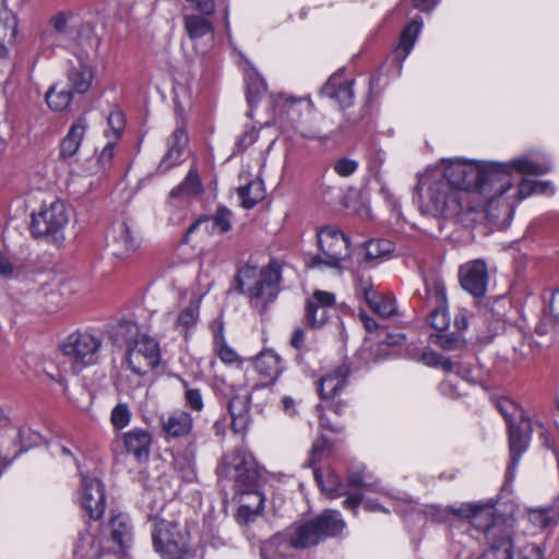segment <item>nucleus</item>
I'll list each match as a JSON object with an SVG mask.
<instances>
[{"label": "nucleus", "instance_id": "nucleus-5", "mask_svg": "<svg viewBox=\"0 0 559 559\" xmlns=\"http://www.w3.org/2000/svg\"><path fill=\"white\" fill-rule=\"evenodd\" d=\"M449 511L455 516L468 519L476 530L485 534L486 540L493 530L497 539L504 534L513 536L512 526L502 515H496V501L492 499L487 502L462 503L459 508L451 507Z\"/></svg>", "mask_w": 559, "mask_h": 559}, {"label": "nucleus", "instance_id": "nucleus-34", "mask_svg": "<svg viewBox=\"0 0 559 559\" xmlns=\"http://www.w3.org/2000/svg\"><path fill=\"white\" fill-rule=\"evenodd\" d=\"M485 174L483 163H467L465 169L464 182L461 187V192H478L485 193Z\"/></svg>", "mask_w": 559, "mask_h": 559}, {"label": "nucleus", "instance_id": "nucleus-12", "mask_svg": "<svg viewBox=\"0 0 559 559\" xmlns=\"http://www.w3.org/2000/svg\"><path fill=\"white\" fill-rule=\"evenodd\" d=\"M296 532L293 526L275 533L269 539L261 542V559H294L293 549H301L295 544Z\"/></svg>", "mask_w": 559, "mask_h": 559}, {"label": "nucleus", "instance_id": "nucleus-54", "mask_svg": "<svg viewBox=\"0 0 559 559\" xmlns=\"http://www.w3.org/2000/svg\"><path fill=\"white\" fill-rule=\"evenodd\" d=\"M358 168V163L354 159L342 157L334 164V170L342 177H348L353 175Z\"/></svg>", "mask_w": 559, "mask_h": 559}, {"label": "nucleus", "instance_id": "nucleus-40", "mask_svg": "<svg viewBox=\"0 0 559 559\" xmlns=\"http://www.w3.org/2000/svg\"><path fill=\"white\" fill-rule=\"evenodd\" d=\"M333 451L334 445L331 440L326 436L320 435L312 443L310 457L306 465L314 468L323 456L331 455Z\"/></svg>", "mask_w": 559, "mask_h": 559}, {"label": "nucleus", "instance_id": "nucleus-15", "mask_svg": "<svg viewBox=\"0 0 559 559\" xmlns=\"http://www.w3.org/2000/svg\"><path fill=\"white\" fill-rule=\"evenodd\" d=\"M82 486V508L92 520L100 519L106 508L104 484L96 477L83 476Z\"/></svg>", "mask_w": 559, "mask_h": 559}, {"label": "nucleus", "instance_id": "nucleus-55", "mask_svg": "<svg viewBox=\"0 0 559 559\" xmlns=\"http://www.w3.org/2000/svg\"><path fill=\"white\" fill-rule=\"evenodd\" d=\"M185 402L186 406L194 412H201L204 407L201 391L195 388L185 392Z\"/></svg>", "mask_w": 559, "mask_h": 559}, {"label": "nucleus", "instance_id": "nucleus-52", "mask_svg": "<svg viewBox=\"0 0 559 559\" xmlns=\"http://www.w3.org/2000/svg\"><path fill=\"white\" fill-rule=\"evenodd\" d=\"M181 155L182 151L169 146L157 167V173L165 174L173 167L179 165L181 163Z\"/></svg>", "mask_w": 559, "mask_h": 559}, {"label": "nucleus", "instance_id": "nucleus-21", "mask_svg": "<svg viewBox=\"0 0 559 559\" xmlns=\"http://www.w3.org/2000/svg\"><path fill=\"white\" fill-rule=\"evenodd\" d=\"M254 368L261 379L260 386L273 385L282 373L281 357L272 349H264L254 357Z\"/></svg>", "mask_w": 559, "mask_h": 559}, {"label": "nucleus", "instance_id": "nucleus-37", "mask_svg": "<svg viewBox=\"0 0 559 559\" xmlns=\"http://www.w3.org/2000/svg\"><path fill=\"white\" fill-rule=\"evenodd\" d=\"M74 554L82 559H100L104 556L103 548L95 546V538L88 531L79 533Z\"/></svg>", "mask_w": 559, "mask_h": 559}, {"label": "nucleus", "instance_id": "nucleus-13", "mask_svg": "<svg viewBox=\"0 0 559 559\" xmlns=\"http://www.w3.org/2000/svg\"><path fill=\"white\" fill-rule=\"evenodd\" d=\"M335 305V295L324 290H314L305 306L304 323L310 329H320L328 322L326 308Z\"/></svg>", "mask_w": 559, "mask_h": 559}, {"label": "nucleus", "instance_id": "nucleus-17", "mask_svg": "<svg viewBox=\"0 0 559 559\" xmlns=\"http://www.w3.org/2000/svg\"><path fill=\"white\" fill-rule=\"evenodd\" d=\"M124 450L139 463H146L151 456L152 433L143 428H133L121 435Z\"/></svg>", "mask_w": 559, "mask_h": 559}, {"label": "nucleus", "instance_id": "nucleus-7", "mask_svg": "<svg viewBox=\"0 0 559 559\" xmlns=\"http://www.w3.org/2000/svg\"><path fill=\"white\" fill-rule=\"evenodd\" d=\"M68 221L66 204L56 200L48 207L32 214L29 231L34 238H46L58 242L63 239V228Z\"/></svg>", "mask_w": 559, "mask_h": 559}, {"label": "nucleus", "instance_id": "nucleus-62", "mask_svg": "<svg viewBox=\"0 0 559 559\" xmlns=\"http://www.w3.org/2000/svg\"><path fill=\"white\" fill-rule=\"evenodd\" d=\"M258 133L254 128L243 132L236 143L238 152L246 151L251 144L255 142Z\"/></svg>", "mask_w": 559, "mask_h": 559}, {"label": "nucleus", "instance_id": "nucleus-29", "mask_svg": "<svg viewBox=\"0 0 559 559\" xmlns=\"http://www.w3.org/2000/svg\"><path fill=\"white\" fill-rule=\"evenodd\" d=\"M108 333L114 344L118 346L126 345L127 349L139 341V326L130 320H119L116 324L110 326Z\"/></svg>", "mask_w": 559, "mask_h": 559}, {"label": "nucleus", "instance_id": "nucleus-3", "mask_svg": "<svg viewBox=\"0 0 559 559\" xmlns=\"http://www.w3.org/2000/svg\"><path fill=\"white\" fill-rule=\"evenodd\" d=\"M296 532L295 544L301 549L316 547L330 538H337L346 526L341 513L325 509L318 515L292 524Z\"/></svg>", "mask_w": 559, "mask_h": 559}, {"label": "nucleus", "instance_id": "nucleus-2", "mask_svg": "<svg viewBox=\"0 0 559 559\" xmlns=\"http://www.w3.org/2000/svg\"><path fill=\"white\" fill-rule=\"evenodd\" d=\"M282 269L283 263L277 259H271L261 270L246 263L238 267L228 293L246 295L250 306L263 316L280 293Z\"/></svg>", "mask_w": 559, "mask_h": 559}, {"label": "nucleus", "instance_id": "nucleus-64", "mask_svg": "<svg viewBox=\"0 0 559 559\" xmlns=\"http://www.w3.org/2000/svg\"><path fill=\"white\" fill-rule=\"evenodd\" d=\"M549 312L554 323L559 326V287L552 293L549 302Z\"/></svg>", "mask_w": 559, "mask_h": 559}, {"label": "nucleus", "instance_id": "nucleus-45", "mask_svg": "<svg viewBox=\"0 0 559 559\" xmlns=\"http://www.w3.org/2000/svg\"><path fill=\"white\" fill-rule=\"evenodd\" d=\"M213 221L212 231L217 230L219 234H226L231 229L233 213L225 205L219 204L213 215H209Z\"/></svg>", "mask_w": 559, "mask_h": 559}, {"label": "nucleus", "instance_id": "nucleus-51", "mask_svg": "<svg viewBox=\"0 0 559 559\" xmlns=\"http://www.w3.org/2000/svg\"><path fill=\"white\" fill-rule=\"evenodd\" d=\"M131 419V413L127 404H118L114 407L110 416L115 429L120 430L128 426Z\"/></svg>", "mask_w": 559, "mask_h": 559}, {"label": "nucleus", "instance_id": "nucleus-49", "mask_svg": "<svg viewBox=\"0 0 559 559\" xmlns=\"http://www.w3.org/2000/svg\"><path fill=\"white\" fill-rule=\"evenodd\" d=\"M214 343L218 346V356L224 362L233 364L239 360L237 353L226 344L222 328L214 333Z\"/></svg>", "mask_w": 559, "mask_h": 559}, {"label": "nucleus", "instance_id": "nucleus-24", "mask_svg": "<svg viewBox=\"0 0 559 559\" xmlns=\"http://www.w3.org/2000/svg\"><path fill=\"white\" fill-rule=\"evenodd\" d=\"M67 79L69 90L76 94H85L94 79L93 68L82 59H78V62L69 68Z\"/></svg>", "mask_w": 559, "mask_h": 559}, {"label": "nucleus", "instance_id": "nucleus-26", "mask_svg": "<svg viewBox=\"0 0 559 559\" xmlns=\"http://www.w3.org/2000/svg\"><path fill=\"white\" fill-rule=\"evenodd\" d=\"M204 191L202 180L197 167H191L185 179L170 190L168 197L175 200L195 198Z\"/></svg>", "mask_w": 559, "mask_h": 559}, {"label": "nucleus", "instance_id": "nucleus-38", "mask_svg": "<svg viewBox=\"0 0 559 559\" xmlns=\"http://www.w3.org/2000/svg\"><path fill=\"white\" fill-rule=\"evenodd\" d=\"M364 261L369 263L390 255L395 250V245L389 239H370L364 243Z\"/></svg>", "mask_w": 559, "mask_h": 559}, {"label": "nucleus", "instance_id": "nucleus-6", "mask_svg": "<svg viewBox=\"0 0 559 559\" xmlns=\"http://www.w3.org/2000/svg\"><path fill=\"white\" fill-rule=\"evenodd\" d=\"M420 201L423 212L432 216L452 218L463 212L461 192L451 189L440 178L429 185L426 195H420Z\"/></svg>", "mask_w": 559, "mask_h": 559}, {"label": "nucleus", "instance_id": "nucleus-8", "mask_svg": "<svg viewBox=\"0 0 559 559\" xmlns=\"http://www.w3.org/2000/svg\"><path fill=\"white\" fill-rule=\"evenodd\" d=\"M102 341L88 333H72L61 345L64 356L80 367L94 365L98 360V352Z\"/></svg>", "mask_w": 559, "mask_h": 559}, {"label": "nucleus", "instance_id": "nucleus-16", "mask_svg": "<svg viewBox=\"0 0 559 559\" xmlns=\"http://www.w3.org/2000/svg\"><path fill=\"white\" fill-rule=\"evenodd\" d=\"M152 543L156 552L185 546L183 536L176 521L156 518L152 532Z\"/></svg>", "mask_w": 559, "mask_h": 559}, {"label": "nucleus", "instance_id": "nucleus-32", "mask_svg": "<svg viewBox=\"0 0 559 559\" xmlns=\"http://www.w3.org/2000/svg\"><path fill=\"white\" fill-rule=\"evenodd\" d=\"M364 297L369 308L381 317H392L396 311L394 301L379 294L372 285L364 288Z\"/></svg>", "mask_w": 559, "mask_h": 559}, {"label": "nucleus", "instance_id": "nucleus-39", "mask_svg": "<svg viewBox=\"0 0 559 559\" xmlns=\"http://www.w3.org/2000/svg\"><path fill=\"white\" fill-rule=\"evenodd\" d=\"M237 194L241 200L242 207L247 210L254 207L264 198L262 183L257 181H250L249 183L239 187L237 189Z\"/></svg>", "mask_w": 559, "mask_h": 559}, {"label": "nucleus", "instance_id": "nucleus-27", "mask_svg": "<svg viewBox=\"0 0 559 559\" xmlns=\"http://www.w3.org/2000/svg\"><path fill=\"white\" fill-rule=\"evenodd\" d=\"M160 426L168 437H183L192 429V417L187 412H177L167 417L160 416Z\"/></svg>", "mask_w": 559, "mask_h": 559}, {"label": "nucleus", "instance_id": "nucleus-56", "mask_svg": "<svg viewBox=\"0 0 559 559\" xmlns=\"http://www.w3.org/2000/svg\"><path fill=\"white\" fill-rule=\"evenodd\" d=\"M365 468L366 467L364 465L357 468L348 467L346 481L349 487L360 488L366 486L364 481Z\"/></svg>", "mask_w": 559, "mask_h": 559}, {"label": "nucleus", "instance_id": "nucleus-50", "mask_svg": "<svg viewBox=\"0 0 559 559\" xmlns=\"http://www.w3.org/2000/svg\"><path fill=\"white\" fill-rule=\"evenodd\" d=\"M265 92V82L262 78L255 76L247 84L246 97L250 107H253Z\"/></svg>", "mask_w": 559, "mask_h": 559}, {"label": "nucleus", "instance_id": "nucleus-22", "mask_svg": "<svg viewBox=\"0 0 559 559\" xmlns=\"http://www.w3.org/2000/svg\"><path fill=\"white\" fill-rule=\"evenodd\" d=\"M108 247L116 258L124 259L138 249L139 243L130 227L121 222L112 227V236L108 241Z\"/></svg>", "mask_w": 559, "mask_h": 559}, {"label": "nucleus", "instance_id": "nucleus-14", "mask_svg": "<svg viewBox=\"0 0 559 559\" xmlns=\"http://www.w3.org/2000/svg\"><path fill=\"white\" fill-rule=\"evenodd\" d=\"M460 283L463 289L474 297H483L487 290L488 272L483 260L468 262L459 270Z\"/></svg>", "mask_w": 559, "mask_h": 559}, {"label": "nucleus", "instance_id": "nucleus-35", "mask_svg": "<svg viewBox=\"0 0 559 559\" xmlns=\"http://www.w3.org/2000/svg\"><path fill=\"white\" fill-rule=\"evenodd\" d=\"M210 15L190 14L183 19L185 28L191 39L202 38L214 32V26L209 20Z\"/></svg>", "mask_w": 559, "mask_h": 559}, {"label": "nucleus", "instance_id": "nucleus-41", "mask_svg": "<svg viewBox=\"0 0 559 559\" xmlns=\"http://www.w3.org/2000/svg\"><path fill=\"white\" fill-rule=\"evenodd\" d=\"M466 168L467 163H451L444 168L443 175L440 179L444 182H448V186H450L451 189H456V191L461 192Z\"/></svg>", "mask_w": 559, "mask_h": 559}, {"label": "nucleus", "instance_id": "nucleus-20", "mask_svg": "<svg viewBox=\"0 0 559 559\" xmlns=\"http://www.w3.org/2000/svg\"><path fill=\"white\" fill-rule=\"evenodd\" d=\"M350 367L343 362L332 372L325 374L319 380L318 392L321 400H334L335 396L344 389L347 379L350 376Z\"/></svg>", "mask_w": 559, "mask_h": 559}, {"label": "nucleus", "instance_id": "nucleus-60", "mask_svg": "<svg viewBox=\"0 0 559 559\" xmlns=\"http://www.w3.org/2000/svg\"><path fill=\"white\" fill-rule=\"evenodd\" d=\"M537 180L522 179L518 186V198L523 200L537 193Z\"/></svg>", "mask_w": 559, "mask_h": 559}, {"label": "nucleus", "instance_id": "nucleus-11", "mask_svg": "<svg viewBox=\"0 0 559 559\" xmlns=\"http://www.w3.org/2000/svg\"><path fill=\"white\" fill-rule=\"evenodd\" d=\"M533 427L531 419L526 414H522V418L515 424L508 427V441L510 451V462L508 465V475H512L516 468L521 455L527 450Z\"/></svg>", "mask_w": 559, "mask_h": 559}, {"label": "nucleus", "instance_id": "nucleus-43", "mask_svg": "<svg viewBox=\"0 0 559 559\" xmlns=\"http://www.w3.org/2000/svg\"><path fill=\"white\" fill-rule=\"evenodd\" d=\"M199 320V306L190 302L188 307L180 311L176 320V328L181 329L185 338L188 337V330L193 328Z\"/></svg>", "mask_w": 559, "mask_h": 559}, {"label": "nucleus", "instance_id": "nucleus-42", "mask_svg": "<svg viewBox=\"0 0 559 559\" xmlns=\"http://www.w3.org/2000/svg\"><path fill=\"white\" fill-rule=\"evenodd\" d=\"M73 92L71 90H61L56 92V86H51L46 93V103L48 107L53 111H62L67 109L73 98Z\"/></svg>", "mask_w": 559, "mask_h": 559}, {"label": "nucleus", "instance_id": "nucleus-18", "mask_svg": "<svg viewBox=\"0 0 559 559\" xmlns=\"http://www.w3.org/2000/svg\"><path fill=\"white\" fill-rule=\"evenodd\" d=\"M424 287L417 289L415 297L423 301L425 308L444 307L448 305L445 285L436 273L423 275Z\"/></svg>", "mask_w": 559, "mask_h": 559}, {"label": "nucleus", "instance_id": "nucleus-1", "mask_svg": "<svg viewBox=\"0 0 559 559\" xmlns=\"http://www.w3.org/2000/svg\"><path fill=\"white\" fill-rule=\"evenodd\" d=\"M216 474L218 478L233 480L237 495H247L248 498L254 500L252 504L241 502L239 506L236 513L239 524L248 525L262 514L265 501L262 488L266 484V477L263 468L250 452L235 449L224 454L216 467Z\"/></svg>", "mask_w": 559, "mask_h": 559}, {"label": "nucleus", "instance_id": "nucleus-4", "mask_svg": "<svg viewBox=\"0 0 559 559\" xmlns=\"http://www.w3.org/2000/svg\"><path fill=\"white\" fill-rule=\"evenodd\" d=\"M485 174V193L489 198L501 197L513 186L511 175L513 170L527 175H544L548 171L547 167L533 162L530 158L522 157L511 163L484 162Z\"/></svg>", "mask_w": 559, "mask_h": 559}, {"label": "nucleus", "instance_id": "nucleus-30", "mask_svg": "<svg viewBox=\"0 0 559 559\" xmlns=\"http://www.w3.org/2000/svg\"><path fill=\"white\" fill-rule=\"evenodd\" d=\"M313 477L320 490L329 498L333 499L346 495V486L334 471H329L324 478L322 471L314 467Z\"/></svg>", "mask_w": 559, "mask_h": 559}, {"label": "nucleus", "instance_id": "nucleus-31", "mask_svg": "<svg viewBox=\"0 0 559 559\" xmlns=\"http://www.w3.org/2000/svg\"><path fill=\"white\" fill-rule=\"evenodd\" d=\"M421 25L423 23L420 20L414 19L403 28L400 35V43L394 50V58L396 61H399L400 64L403 62V60H405V58L413 49Z\"/></svg>", "mask_w": 559, "mask_h": 559}, {"label": "nucleus", "instance_id": "nucleus-61", "mask_svg": "<svg viewBox=\"0 0 559 559\" xmlns=\"http://www.w3.org/2000/svg\"><path fill=\"white\" fill-rule=\"evenodd\" d=\"M512 559H544L542 550L534 545L520 549L516 554L512 552Z\"/></svg>", "mask_w": 559, "mask_h": 559}, {"label": "nucleus", "instance_id": "nucleus-47", "mask_svg": "<svg viewBox=\"0 0 559 559\" xmlns=\"http://www.w3.org/2000/svg\"><path fill=\"white\" fill-rule=\"evenodd\" d=\"M430 337L433 344L444 350H455L464 346L463 338L455 332L449 334H435Z\"/></svg>", "mask_w": 559, "mask_h": 559}, {"label": "nucleus", "instance_id": "nucleus-46", "mask_svg": "<svg viewBox=\"0 0 559 559\" xmlns=\"http://www.w3.org/2000/svg\"><path fill=\"white\" fill-rule=\"evenodd\" d=\"M419 360L429 367L441 368L445 372H451L454 367L450 358L432 350L421 353Z\"/></svg>", "mask_w": 559, "mask_h": 559}, {"label": "nucleus", "instance_id": "nucleus-59", "mask_svg": "<svg viewBox=\"0 0 559 559\" xmlns=\"http://www.w3.org/2000/svg\"><path fill=\"white\" fill-rule=\"evenodd\" d=\"M163 559H189L194 556L193 550L189 549L187 545L176 549H169L158 552Z\"/></svg>", "mask_w": 559, "mask_h": 559}, {"label": "nucleus", "instance_id": "nucleus-23", "mask_svg": "<svg viewBox=\"0 0 559 559\" xmlns=\"http://www.w3.org/2000/svg\"><path fill=\"white\" fill-rule=\"evenodd\" d=\"M87 127V121L83 116L71 124L67 135L60 142L59 159L68 160L78 153Z\"/></svg>", "mask_w": 559, "mask_h": 559}, {"label": "nucleus", "instance_id": "nucleus-9", "mask_svg": "<svg viewBox=\"0 0 559 559\" xmlns=\"http://www.w3.org/2000/svg\"><path fill=\"white\" fill-rule=\"evenodd\" d=\"M160 361L158 343L150 337L142 336L126 354V362L134 374L144 376L155 369Z\"/></svg>", "mask_w": 559, "mask_h": 559}, {"label": "nucleus", "instance_id": "nucleus-53", "mask_svg": "<svg viewBox=\"0 0 559 559\" xmlns=\"http://www.w3.org/2000/svg\"><path fill=\"white\" fill-rule=\"evenodd\" d=\"M174 465L182 480L190 483L195 479L197 474L192 461L187 455L176 459Z\"/></svg>", "mask_w": 559, "mask_h": 559}, {"label": "nucleus", "instance_id": "nucleus-33", "mask_svg": "<svg viewBox=\"0 0 559 559\" xmlns=\"http://www.w3.org/2000/svg\"><path fill=\"white\" fill-rule=\"evenodd\" d=\"M110 526L111 540L117 544L119 554L124 556L132 539L131 526L121 515L112 516L110 519Z\"/></svg>", "mask_w": 559, "mask_h": 559}, {"label": "nucleus", "instance_id": "nucleus-44", "mask_svg": "<svg viewBox=\"0 0 559 559\" xmlns=\"http://www.w3.org/2000/svg\"><path fill=\"white\" fill-rule=\"evenodd\" d=\"M496 407L499 413L503 416L507 426L510 424L518 423L515 417L519 416V419L522 418V414H525L524 409L513 401L507 397H501L496 401Z\"/></svg>", "mask_w": 559, "mask_h": 559}, {"label": "nucleus", "instance_id": "nucleus-63", "mask_svg": "<svg viewBox=\"0 0 559 559\" xmlns=\"http://www.w3.org/2000/svg\"><path fill=\"white\" fill-rule=\"evenodd\" d=\"M15 271H17V269H15L10 259L0 251V277L11 278L14 276Z\"/></svg>", "mask_w": 559, "mask_h": 559}, {"label": "nucleus", "instance_id": "nucleus-19", "mask_svg": "<svg viewBox=\"0 0 559 559\" xmlns=\"http://www.w3.org/2000/svg\"><path fill=\"white\" fill-rule=\"evenodd\" d=\"M251 394L233 395L227 402V412L230 416V429L235 433H245L251 423Z\"/></svg>", "mask_w": 559, "mask_h": 559}, {"label": "nucleus", "instance_id": "nucleus-57", "mask_svg": "<svg viewBox=\"0 0 559 559\" xmlns=\"http://www.w3.org/2000/svg\"><path fill=\"white\" fill-rule=\"evenodd\" d=\"M107 122L114 134L119 138L124 129V115L120 110L110 112L107 118Z\"/></svg>", "mask_w": 559, "mask_h": 559}, {"label": "nucleus", "instance_id": "nucleus-28", "mask_svg": "<svg viewBox=\"0 0 559 559\" xmlns=\"http://www.w3.org/2000/svg\"><path fill=\"white\" fill-rule=\"evenodd\" d=\"M489 548L478 559H512L513 536L504 534L497 539L495 530L489 532Z\"/></svg>", "mask_w": 559, "mask_h": 559}, {"label": "nucleus", "instance_id": "nucleus-58", "mask_svg": "<svg viewBox=\"0 0 559 559\" xmlns=\"http://www.w3.org/2000/svg\"><path fill=\"white\" fill-rule=\"evenodd\" d=\"M186 2L202 15H213L215 12V0H186Z\"/></svg>", "mask_w": 559, "mask_h": 559}, {"label": "nucleus", "instance_id": "nucleus-10", "mask_svg": "<svg viewBox=\"0 0 559 559\" xmlns=\"http://www.w3.org/2000/svg\"><path fill=\"white\" fill-rule=\"evenodd\" d=\"M318 246L325 255V265L340 269L341 262L349 257V238L343 231L323 227L318 231Z\"/></svg>", "mask_w": 559, "mask_h": 559}, {"label": "nucleus", "instance_id": "nucleus-36", "mask_svg": "<svg viewBox=\"0 0 559 559\" xmlns=\"http://www.w3.org/2000/svg\"><path fill=\"white\" fill-rule=\"evenodd\" d=\"M17 35V17L7 9L0 11V45L7 47L15 43Z\"/></svg>", "mask_w": 559, "mask_h": 559}, {"label": "nucleus", "instance_id": "nucleus-25", "mask_svg": "<svg viewBox=\"0 0 559 559\" xmlns=\"http://www.w3.org/2000/svg\"><path fill=\"white\" fill-rule=\"evenodd\" d=\"M321 94L335 99L342 108L349 107L354 99L353 81L341 82V76L334 74L322 86Z\"/></svg>", "mask_w": 559, "mask_h": 559}, {"label": "nucleus", "instance_id": "nucleus-48", "mask_svg": "<svg viewBox=\"0 0 559 559\" xmlns=\"http://www.w3.org/2000/svg\"><path fill=\"white\" fill-rule=\"evenodd\" d=\"M430 313L428 317L429 325L438 331H444L448 329L450 319L448 316V305L444 307H433L429 308Z\"/></svg>", "mask_w": 559, "mask_h": 559}]
</instances>
